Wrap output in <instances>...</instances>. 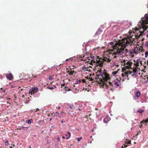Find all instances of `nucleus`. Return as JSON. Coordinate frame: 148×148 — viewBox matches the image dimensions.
Returning a JSON list of instances; mask_svg holds the SVG:
<instances>
[{
  "mask_svg": "<svg viewBox=\"0 0 148 148\" xmlns=\"http://www.w3.org/2000/svg\"><path fill=\"white\" fill-rule=\"evenodd\" d=\"M148 14H146L144 17L142 18V20L140 21L138 24L139 29H136L135 32H131L127 36L119 40L113 47L112 49H111L112 53L114 55H120L122 54L126 47L131 46L134 44V41L137 38L142 35L145 31L148 28Z\"/></svg>",
  "mask_w": 148,
  "mask_h": 148,
  "instance_id": "nucleus-1",
  "label": "nucleus"
},
{
  "mask_svg": "<svg viewBox=\"0 0 148 148\" xmlns=\"http://www.w3.org/2000/svg\"><path fill=\"white\" fill-rule=\"evenodd\" d=\"M96 81L97 82L98 84H101V85H106V87H108V85L106 83L107 80L110 79V75L106 72V71L104 70L103 71L100 72L99 74H97L96 76Z\"/></svg>",
  "mask_w": 148,
  "mask_h": 148,
  "instance_id": "nucleus-2",
  "label": "nucleus"
},
{
  "mask_svg": "<svg viewBox=\"0 0 148 148\" xmlns=\"http://www.w3.org/2000/svg\"><path fill=\"white\" fill-rule=\"evenodd\" d=\"M111 59L108 58L106 57L103 59L101 58H99L98 57L97 59H94L91 60V62L90 63V65H93V64H97V66L99 65V66L102 67L104 63V62H110Z\"/></svg>",
  "mask_w": 148,
  "mask_h": 148,
  "instance_id": "nucleus-3",
  "label": "nucleus"
},
{
  "mask_svg": "<svg viewBox=\"0 0 148 148\" xmlns=\"http://www.w3.org/2000/svg\"><path fill=\"white\" fill-rule=\"evenodd\" d=\"M134 53L137 54L140 52H143L144 51V49L143 48L139 45H137L135 47L134 49L133 50Z\"/></svg>",
  "mask_w": 148,
  "mask_h": 148,
  "instance_id": "nucleus-4",
  "label": "nucleus"
},
{
  "mask_svg": "<svg viewBox=\"0 0 148 148\" xmlns=\"http://www.w3.org/2000/svg\"><path fill=\"white\" fill-rule=\"evenodd\" d=\"M138 68H134L133 69H132L131 68V69H132V71H130L128 70V73L130 74V75L131 76H134V77H136L137 76V69Z\"/></svg>",
  "mask_w": 148,
  "mask_h": 148,
  "instance_id": "nucleus-5",
  "label": "nucleus"
},
{
  "mask_svg": "<svg viewBox=\"0 0 148 148\" xmlns=\"http://www.w3.org/2000/svg\"><path fill=\"white\" fill-rule=\"evenodd\" d=\"M123 62L124 63V66L127 69H129L131 68V65L132 64V62L130 61L126 62L125 60H124Z\"/></svg>",
  "mask_w": 148,
  "mask_h": 148,
  "instance_id": "nucleus-6",
  "label": "nucleus"
},
{
  "mask_svg": "<svg viewBox=\"0 0 148 148\" xmlns=\"http://www.w3.org/2000/svg\"><path fill=\"white\" fill-rule=\"evenodd\" d=\"M38 90V88L36 87H34L31 89L29 90V94L31 95L35 94Z\"/></svg>",
  "mask_w": 148,
  "mask_h": 148,
  "instance_id": "nucleus-7",
  "label": "nucleus"
},
{
  "mask_svg": "<svg viewBox=\"0 0 148 148\" xmlns=\"http://www.w3.org/2000/svg\"><path fill=\"white\" fill-rule=\"evenodd\" d=\"M109 84L116 88L117 87L119 86L117 82H116L115 81H113L112 82H109Z\"/></svg>",
  "mask_w": 148,
  "mask_h": 148,
  "instance_id": "nucleus-8",
  "label": "nucleus"
},
{
  "mask_svg": "<svg viewBox=\"0 0 148 148\" xmlns=\"http://www.w3.org/2000/svg\"><path fill=\"white\" fill-rule=\"evenodd\" d=\"M125 144H124L123 145V146L121 147V148H124V147H126L127 146V144H131V141L128 140L127 139L126 141H125Z\"/></svg>",
  "mask_w": 148,
  "mask_h": 148,
  "instance_id": "nucleus-9",
  "label": "nucleus"
},
{
  "mask_svg": "<svg viewBox=\"0 0 148 148\" xmlns=\"http://www.w3.org/2000/svg\"><path fill=\"white\" fill-rule=\"evenodd\" d=\"M32 76L31 77H29L27 79V80H28L29 81H30L32 79L37 77H38V75H34L33 74H31V75H29L30 76Z\"/></svg>",
  "mask_w": 148,
  "mask_h": 148,
  "instance_id": "nucleus-10",
  "label": "nucleus"
},
{
  "mask_svg": "<svg viewBox=\"0 0 148 148\" xmlns=\"http://www.w3.org/2000/svg\"><path fill=\"white\" fill-rule=\"evenodd\" d=\"M134 61L135 62L134 63V65L136 67L138 66L140 62L141 63V62L140 59H137L136 61H135V60H134Z\"/></svg>",
  "mask_w": 148,
  "mask_h": 148,
  "instance_id": "nucleus-11",
  "label": "nucleus"
},
{
  "mask_svg": "<svg viewBox=\"0 0 148 148\" xmlns=\"http://www.w3.org/2000/svg\"><path fill=\"white\" fill-rule=\"evenodd\" d=\"M5 76L6 78L10 80H12L13 78V76L11 73L6 74Z\"/></svg>",
  "mask_w": 148,
  "mask_h": 148,
  "instance_id": "nucleus-12",
  "label": "nucleus"
},
{
  "mask_svg": "<svg viewBox=\"0 0 148 148\" xmlns=\"http://www.w3.org/2000/svg\"><path fill=\"white\" fill-rule=\"evenodd\" d=\"M128 73V71H127L126 72H124L123 73L121 74L122 76L123 77L127 76V77L130 76V74Z\"/></svg>",
  "mask_w": 148,
  "mask_h": 148,
  "instance_id": "nucleus-13",
  "label": "nucleus"
},
{
  "mask_svg": "<svg viewBox=\"0 0 148 148\" xmlns=\"http://www.w3.org/2000/svg\"><path fill=\"white\" fill-rule=\"evenodd\" d=\"M65 136L66 137V139H68L70 138L71 136V133L69 132H67V133L65 134Z\"/></svg>",
  "mask_w": 148,
  "mask_h": 148,
  "instance_id": "nucleus-14",
  "label": "nucleus"
},
{
  "mask_svg": "<svg viewBox=\"0 0 148 148\" xmlns=\"http://www.w3.org/2000/svg\"><path fill=\"white\" fill-rule=\"evenodd\" d=\"M52 116L54 117L55 116H58L59 117V113L58 112H56V113H53L51 114Z\"/></svg>",
  "mask_w": 148,
  "mask_h": 148,
  "instance_id": "nucleus-15",
  "label": "nucleus"
},
{
  "mask_svg": "<svg viewBox=\"0 0 148 148\" xmlns=\"http://www.w3.org/2000/svg\"><path fill=\"white\" fill-rule=\"evenodd\" d=\"M148 122V118L145 119V120H143L142 121H141L140 123L141 124L145 123V125L147 124V122Z\"/></svg>",
  "mask_w": 148,
  "mask_h": 148,
  "instance_id": "nucleus-16",
  "label": "nucleus"
},
{
  "mask_svg": "<svg viewBox=\"0 0 148 148\" xmlns=\"http://www.w3.org/2000/svg\"><path fill=\"white\" fill-rule=\"evenodd\" d=\"M102 32V31L100 29H99L97 30L95 35H99L100 34V33Z\"/></svg>",
  "mask_w": 148,
  "mask_h": 148,
  "instance_id": "nucleus-17",
  "label": "nucleus"
},
{
  "mask_svg": "<svg viewBox=\"0 0 148 148\" xmlns=\"http://www.w3.org/2000/svg\"><path fill=\"white\" fill-rule=\"evenodd\" d=\"M140 94L141 93L139 91H138L136 93V96L138 98L140 97Z\"/></svg>",
  "mask_w": 148,
  "mask_h": 148,
  "instance_id": "nucleus-18",
  "label": "nucleus"
},
{
  "mask_svg": "<svg viewBox=\"0 0 148 148\" xmlns=\"http://www.w3.org/2000/svg\"><path fill=\"white\" fill-rule=\"evenodd\" d=\"M33 121V120L32 119H31L29 120L26 121V122L28 124H30Z\"/></svg>",
  "mask_w": 148,
  "mask_h": 148,
  "instance_id": "nucleus-19",
  "label": "nucleus"
},
{
  "mask_svg": "<svg viewBox=\"0 0 148 148\" xmlns=\"http://www.w3.org/2000/svg\"><path fill=\"white\" fill-rule=\"evenodd\" d=\"M68 73H69V75H73V73L74 72V71H67Z\"/></svg>",
  "mask_w": 148,
  "mask_h": 148,
  "instance_id": "nucleus-20",
  "label": "nucleus"
},
{
  "mask_svg": "<svg viewBox=\"0 0 148 148\" xmlns=\"http://www.w3.org/2000/svg\"><path fill=\"white\" fill-rule=\"evenodd\" d=\"M137 112L140 114H141L144 112V110H137Z\"/></svg>",
  "mask_w": 148,
  "mask_h": 148,
  "instance_id": "nucleus-21",
  "label": "nucleus"
},
{
  "mask_svg": "<svg viewBox=\"0 0 148 148\" xmlns=\"http://www.w3.org/2000/svg\"><path fill=\"white\" fill-rule=\"evenodd\" d=\"M64 114V113L63 111H62L61 112L60 114H59V117H62L63 116V114Z\"/></svg>",
  "mask_w": 148,
  "mask_h": 148,
  "instance_id": "nucleus-22",
  "label": "nucleus"
},
{
  "mask_svg": "<svg viewBox=\"0 0 148 148\" xmlns=\"http://www.w3.org/2000/svg\"><path fill=\"white\" fill-rule=\"evenodd\" d=\"M129 51H130V55L132 56V57H133L134 56L133 55V54L134 53V52L133 51H131L130 50Z\"/></svg>",
  "mask_w": 148,
  "mask_h": 148,
  "instance_id": "nucleus-23",
  "label": "nucleus"
},
{
  "mask_svg": "<svg viewBox=\"0 0 148 148\" xmlns=\"http://www.w3.org/2000/svg\"><path fill=\"white\" fill-rule=\"evenodd\" d=\"M126 69H127L125 66L124 68H123L122 69V71L123 72H126Z\"/></svg>",
  "mask_w": 148,
  "mask_h": 148,
  "instance_id": "nucleus-24",
  "label": "nucleus"
},
{
  "mask_svg": "<svg viewBox=\"0 0 148 148\" xmlns=\"http://www.w3.org/2000/svg\"><path fill=\"white\" fill-rule=\"evenodd\" d=\"M82 138V137L80 138H76V139L77 140L78 142H79L80 140H81Z\"/></svg>",
  "mask_w": 148,
  "mask_h": 148,
  "instance_id": "nucleus-25",
  "label": "nucleus"
},
{
  "mask_svg": "<svg viewBox=\"0 0 148 148\" xmlns=\"http://www.w3.org/2000/svg\"><path fill=\"white\" fill-rule=\"evenodd\" d=\"M145 58H147V56H148V51H146L145 52Z\"/></svg>",
  "mask_w": 148,
  "mask_h": 148,
  "instance_id": "nucleus-26",
  "label": "nucleus"
},
{
  "mask_svg": "<svg viewBox=\"0 0 148 148\" xmlns=\"http://www.w3.org/2000/svg\"><path fill=\"white\" fill-rule=\"evenodd\" d=\"M87 69L86 67L84 66L82 67V69L83 70H87Z\"/></svg>",
  "mask_w": 148,
  "mask_h": 148,
  "instance_id": "nucleus-27",
  "label": "nucleus"
},
{
  "mask_svg": "<svg viewBox=\"0 0 148 148\" xmlns=\"http://www.w3.org/2000/svg\"><path fill=\"white\" fill-rule=\"evenodd\" d=\"M117 73V71H115L114 72H113L112 73V74L114 75H115Z\"/></svg>",
  "mask_w": 148,
  "mask_h": 148,
  "instance_id": "nucleus-28",
  "label": "nucleus"
},
{
  "mask_svg": "<svg viewBox=\"0 0 148 148\" xmlns=\"http://www.w3.org/2000/svg\"><path fill=\"white\" fill-rule=\"evenodd\" d=\"M108 117H106L104 119V120H103V121H104V122L105 123H107V121H106V120H107V119H108Z\"/></svg>",
  "mask_w": 148,
  "mask_h": 148,
  "instance_id": "nucleus-29",
  "label": "nucleus"
},
{
  "mask_svg": "<svg viewBox=\"0 0 148 148\" xmlns=\"http://www.w3.org/2000/svg\"><path fill=\"white\" fill-rule=\"evenodd\" d=\"M82 82V83H86V82L85 81V79H82L81 81Z\"/></svg>",
  "mask_w": 148,
  "mask_h": 148,
  "instance_id": "nucleus-30",
  "label": "nucleus"
},
{
  "mask_svg": "<svg viewBox=\"0 0 148 148\" xmlns=\"http://www.w3.org/2000/svg\"><path fill=\"white\" fill-rule=\"evenodd\" d=\"M47 88L48 89H49L51 90H52V89H54L53 87H48Z\"/></svg>",
  "mask_w": 148,
  "mask_h": 148,
  "instance_id": "nucleus-31",
  "label": "nucleus"
},
{
  "mask_svg": "<svg viewBox=\"0 0 148 148\" xmlns=\"http://www.w3.org/2000/svg\"><path fill=\"white\" fill-rule=\"evenodd\" d=\"M77 82L78 84H80L81 82V80H79L77 81Z\"/></svg>",
  "mask_w": 148,
  "mask_h": 148,
  "instance_id": "nucleus-32",
  "label": "nucleus"
},
{
  "mask_svg": "<svg viewBox=\"0 0 148 148\" xmlns=\"http://www.w3.org/2000/svg\"><path fill=\"white\" fill-rule=\"evenodd\" d=\"M88 79H90V81H92L93 80V79H92V78H91L90 77H89V78H88Z\"/></svg>",
  "mask_w": 148,
  "mask_h": 148,
  "instance_id": "nucleus-33",
  "label": "nucleus"
},
{
  "mask_svg": "<svg viewBox=\"0 0 148 148\" xmlns=\"http://www.w3.org/2000/svg\"><path fill=\"white\" fill-rule=\"evenodd\" d=\"M8 141H6L5 142V145H8Z\"/></svg>",
  "mask_w": 148,
  "mask_h": 148,
  "instance_id": "nucleus-34",
  "label": "nucleus"
},
{
  "mask_svg": "<svg viewBox=\"0 0 148 148\" xmlns=\"http://www.w3.org/2000/svg\"><path fill=\"white\" fill-rule=\"evenodd\" d=\"M72 58H69V59H66V60H65V61H68V60H69L70 59H71V61L72 60Z\"/></svg>",
  "mask_w": 148,
  "mask_h": 148,
  "instance_id": "nucleus-35",
  "label": "nucleus"
},
{
  "mask_svg": "<svg viewBox=\"0 0 148 148\" xmlns=\"http://www.w3.org/2000/svg\"><path fill=\"white\" fill-rule=\"evenodd\" d=\"M52 79V77L51 76H49V80H51Z\"/></svg>",
  "mask_w": 148,
  "mask_h": 148,
  "instance_id": "nucleus-36",
  "label": "nucleus"
},
{
  "mask_svg": "<svg viewBox=\"0 0 148 148\" xmlns=\"http://www.w3.org/2000/svg\"><path fill=\"white\" fill-rule=\"evenodd\" d=\"M141 133V132L140 131H139L137 133V135H138L139 134H140Z\"/></svg>",
  "mask_w": 148,
  "mask_h": 148,
  "instance_id": "nucleus-37",
  "label": "nucleus"
},
{
  "mask_svg": "<svg viewBox=\"0 0 148 148\" xmlns=\"http://www.w3.org/2000/svg\"><path fill=\"white\" fill-rule=\"evenodd\" d=\"M139 127L140 128L142 127V124H141L140 125Z\"/></svg>",
  "mask_w": 148,
  "mask_h": 148,
  "instance_id": "nucleus-38",
  "label": "nucleus"
},
{
  "mask_svg": "<svg viewBox=\"0 0 148 148\" xmlns=\"http://www.w3.org/2000/svg\"><path fill=\"white\" fill-rule=\"evenodd\" d=\"M64 122H65V121H64L63 119H62V120L61 121V123H64Z\"/></svg>",
  "mask_w": 148,
  "mask_h": 148,
  "instance_id": "nucleus-39",
  "label": "nucleus"
},
{
  "mask_svg": "<svg viewBox=\"0 0 148 148\" xmlns=\"http://www.w3.org/2000/svg\"><path fill=\"white\" fill-rule=\"evenodd\" d=\"M39 110V109H38V108H37L36 109V110L35 111V112H37Z\"/></svg>",
  "mask_w": 148,
  "mask_h": 148,
  "instance_id": "nucleus-40",
  "label": "nucleus"
},
{
  "mask_svg": "<svg viewBox=\"0 0 148 148\" xmlns=\"http://www.w3.org/2000/svg\"><path fill=\"white\" fill-rule=\"evenodd\" d=\"M145 45H146V46H148V42H147L146 43Z\"/></svg>",
  "mask_w": 148,
  "mask_h": 148,
  "instance_id": "nucleus-41",
  "label": "nucleus"
},
{
  "mask_svg": "<svg viewBox=\"0 0 148 148\" xmlns=\"http://www.w3.org/2000/svg\"><path fill=\"white\" fill-rule=\"evenodd\" d=\"M94 57V56H90V58H92L93 59V58Z\"/></svg>",
  "mask_w": 148,
  "mask_h": 148,
  "instance_id": "nucleus-42",
  "label": "nucleus"
},
{
  "mask_svg": "<svg viewBox=\"0 0 148 148\" xmlns=\"http://www.w3.org/2000/svg\"><path fill=\"white\" fill-rule=\"evenodd\" d=\"M5 90H3L2 91L3 92V93H5Z\"/></svg>",
  "mask_w": 148,
  "mask_h": 148,
  "instance_id": "nucleus-43",
  "label": "nucleus"
},
{
  "mask_svg": "<svg viewBox=\"0 0 148 148\" xmlns=\"http://www.w3.org/2000/svg\"><path fill=\"white\" fill-rule=\"evenodd\" d=\"M10 100V98H7V100Z\"/></svg>",
  "mask_w": 148,
  "mask_h": 148,
  "instance_id": "nucleus-44",
  "label": "nucleus"
},
{
  "mask_svg": "<svg viewBox=\"0 0 148 148\" xmlns=\"http://www.w3.org/2000/svg\"><path fill=\"white\" fill-rule=\"evenodd\" d=\"M68 91H69L71 90V89L69 88H68V90L67 89Z\"/></svg>",
  "mask_w": 148,
  "mask_h": 148,
  "instance_id": "nucleus-45",
  "label": "nucleus"
},
{
  "mask_svg": "<svg viewBox=\"0 0 148 148\" xmlns=\"http://www.w3.org/2000/svg\"><path fill=\"white\" fill-rule=\"evenodd\" d=\"M62 138L63 139H64L65 138V137L64 136H62Z\"/></svg>",
  "mask_w": 148,
  "mask_h": 148,
  "instance_id": "nucleus-46",
  "label": "nucleus"
},
{
  "mask_svg": "<svg viewBox=\"0 0 148 148\" xmlns=\"http://www.w3.org/2000/svg\"><path fill=\"white\" fill-rule=\"evenodd\" d=\"M111 90L112 91H114V89L113 88H111Z\"/></svg>",
  "mask_w": 148,
  "mask_h": 148,
  "instance_id": "nucleus-47",
  "label": "nucleus"
},
{
  "mask_svg": "<svg viewBox=\"0 0 148 148\" xmlns=\"http://www.w3.org/2000/svg\"><path fill=\"white\" fill-rule=\"evenodd\" d=\"M147 38H148V31H147Z\"/></svg>",
  "mask_w": 148,
  "mask_h": 148,
  "instance_id": "nucleus-48",
  "label": "nucleus"
},
{
  "mask_svg": "<svg viewBox=\"0 0 148 148\" xmlns=\"http://www.w3.org/2000/svg\"><path fill=\"white\" fill-rule=\"evenodd\" d=\"M145 77H146L147 78V80H148V77L147 76H145Z\"/></svg>",
  "mask_w": 148,
  "mask_h": 148,
  "instance_id": "nucleus-49",
  "label": "nucleus"
},
{
  "mask_svg": "<svg viewBox=\"0 0 148 148\" xmlns=\"http://www.w3.org/2000/svg\"><path fill=\"white\" fill-rule=\"evenodd\" d=\"M55 126V125H53V126H51V127H53Z\"/></svg>",
  "mask_w": 148,
  "mask_h": 148,
  "instance_id": "nucleus-50",
  "label": "nucleus"
},
{
  "mask_svg": "<svg viewBox=\"0 0 148 148\" xmlns=\"http://www.w3.org/2000/svg\"><path fill=\"white\" fill-rule=\"evenodd\" d=\"M64 85H65V84H62L61 85L62 86L63 85V86H64Z\"/></svg>",
  "mask_w": 148,
  "mask_h": 148,
  "instance_id": "nucleus-51",
  "label": "nucleus"
},
{
  "mask_svg": "<svg viewBox=\"0 0 148 148\" xmlns=\"http://www.w3.org/2000/svg\"><path fill=\"white\" fill-rule=\"evenodd\" d=\"M51 120H52V118H51V119H50L49 121H51Z\"/></svg>",
  "mask_w": 148,
  "mask_h": 148,
  "instance_id": "nucleus-52",
  "label": "nucleus"
},
{
  "mask_svg": "<svg viewBox=\"0 0 148 148\" xmlns=\"http://www.w3.org/2000/svg\"><path fill=\"white\" fill-rule=\"evenodd\" d=\"M10 148H12V147L11 146L10 147Z\"/></svg>",
  "mask_w": 148,
  "mask_h": 148,
  "instance_id": "nucleus-53",
  "label": "nucleus"
},
{
  "mask_svg": "<svg viewBox=\"0 0 148 148\" xmlns=\"http://www.w3.org/2000/svg\"><path fill=\"white\" fill-rule=\"evenodd\" d=\"M116 57V56H115L114 58H115Z\"/></svg>",
  "mask_w": 148,
  "mask_h": 148,
  "instance_id": "nucleus-54",
  "label": "nucleus"
},
{
  "mask_svg": "<svg viewBox=\"0 0 148 148\" xmlns=\"http://www.w3.org/2000/svg\"><path fill=\"white\" fill-rule=\"evenodd\" d=\"M125 50H126V51H128V50H127V49H125Z\"/></svg>",
  "mask_w": 148,
  "mask_h": 148,
  "instance_id": "nucleus-55",
  "label": "nucleus"
},
{
  "mask_svg": "<svg viewBox=\"0 0 148 148\" xmlns=\"http://www.w3.org/2000/svg\"><path fill=\"white\" fill-rule=\"evenodd\" d=\"M41 122V121H38V123H39V122Z\"/></svg>",
  "mask_w": 148,
  "mask_h": 148,
  "instance_id": "nucleus-56",
  "label": "nucleus"
},
{
  "mask_svg": "<svg viewBox=\"0 0 148 148\" xmlns=\"http://www.w3.org/2000/svg\"><path fill=\"white\" fill-rule=\"evenodd\" d=\"M58 140H60L59 138H58Z\"/></svg>",
  "mask_w": 148,
  "mask_h": 148,
  "instance_id": "nucleus-57",
  "label": "nucleus"
},
{
  "mask_svg": "<svg viewBox=\"0 0 148 148\" xmlns=\"http://www.w3.org/2000/svg\"><path fill=\"white\" fill-rule=\"evenodd\" d=\"M54 87H55V88H56V87L55 86H54Z\"/></svg>",
  "mask_w": 148,
  "mask_h": 148,
  "instance_id": "nucleus-58",
  "label": "nucleus"
},
{
  "mask_svg": "<svg viewBox=\"0 0 148 148\" xmlns=\"http://www.w3.org/2000/svg\"><path fill=\"white\" fill-rule=\"evenodd\" d=\"M60 107H59V108H58V109H60Z\"/></svg>",
  "mask_w": 148,
  "mask_h": 148,
  "instance_id": "nucleus-59",
  "label": "nucleus"
},
{
  "mask_svg": "<svg viewBox=\"0 0 148 148\" xmlns=\"http://www.w3.org/2000/svg\"><path fill=\"white\" fill-rule=\"evenodd\" d=\"M22 97H24V95H22Z\"/></svg>",
  "mask_w": 148,
  "mask_h": 148,
  "instance_id": "nucleus-60",
  "label": "nucleus"
},
{
  "mask_svg": "<svg viewBox=\"0 0 148 148\" xmlns=\"http://www.w3.org/2000/svg\"><path fill=\"white\" fill-rule=\"evenodd\" d=\"M92 136H90V138H92Z\"/></svg>",
  "mask_w": 148,
  "mask_h": 148,
  "instance_id": "nucleus-61",
  "label": "nucleus"
},
{
  "mask_svg": "<svg viewBox=\"0 0 148 148\" xmlns=\"http://www.w3.org/2000/svg\"><path fill=\"white\" fill-rule=\"evenodd\" d=\"M136 142H134V144H136Z\"/></svg>",
  "mask_w": 148,
  "mask_h": 148,
  "instance_id": "nucleus-62",
  "label": "nucleus"
},
{
  "mask_svg": "<svg viewBox=\"0 0 148 148\" xmlns=\"http://www.w3.org/2000/svg\"><path fill=\"white\" fill-rule=\"evenodd\" d=\"M147 63L148 64V61H147Z\"/></svg>",
  "mask_w": 148,
  "mask_h": 148,
  "instance_id": "nucleus-63",
  "label": "nucleus"
},
{
  "mask_svg": "<svg viewBox=\"0 0 148 148\" xmlns=\"http://www.w3.org/2000/svg\"><path fill=\"white\" fill-rule=\"evenodd\" d=\"M13 146H14V145H13Z\"/></svg>",
  "mask_w": 148,
  "mask_h": 148,
  "instance_id": "nucleus-64",
  "label": "nucleus"
}]
</instances>
